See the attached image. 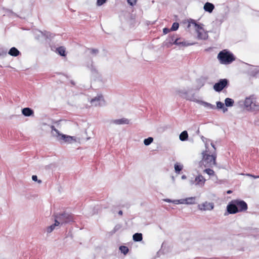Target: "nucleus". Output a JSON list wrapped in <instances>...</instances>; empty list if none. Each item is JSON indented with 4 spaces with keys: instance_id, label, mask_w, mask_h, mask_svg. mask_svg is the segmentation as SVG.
Wrapping results in <instances>:
<instances>
[{
    "instance_id": "obj_1",
    "label": "nucleus",
    "mask_w": 259,
    "mask_h": 259,
    "mask_svg": "<svg viewBox=\"0 0 259 259\" xmlns=\"http://www.w3.org/2000/svg\"><path fill=\"white\" fill-rule=\"evenodd\" d=\"M195 42H189L181 38H176L174 35L169 36L163 42L162 46L166 48H169L172 45H176L180 47H187L195 44Z\"/></svg>"
},
{
    "instance_id": "obj_2",
    "label": "nucleus",
    "mask_w": 259,
    "mask_h": 259,
    "mask_svg": "<svg viewBox=\"0 0 259 259\" xmlns=\"http://www.w3.org/2000/svg\"><path fill=\"white\" fill-rule=\"evenodd\" d=\"M217 58L222 64H230L235 59L233 54L227 50L221 51L218 55Z\"/></svg>"
},
{
    "instance_id": "obj_3",
    "label": "nucleus",
    "mask_w": 259,
    "mask_h": 259,
    "mask_svg": "<svg viewBox=\"0 0 259 259\" xmlns=\"http://www.w3.org/2000/svg\"><path fill=\"white\" fill-rule=\"evenodd\" d=\"M207 150H205L202 153L203 156L202 160L199 162V165H204L205 167H212L216 164V154H212L210 155L208 154Z\"/></svg>"
},
{
    "instance_id": "obj_4",
    "label": "nucleus",
    "mask_w": 259,
    "mask_h": 259,
    "mask_svg": "<svg viewBox=\"0 0 259 259\" xmlns=\"http://www.w3.org/2000/svg\"><path fill=\"white\" fill-rule=\"evenodd\" d=\"M244 105L248 111L259 110V104L256 102V98L253 95L246 97L244 102Z\"/></svg>"
},
{
    "instance_id": "obj_5",
    "label": "nucleus",
    "mask_w": 259,
    "mask_h": 259,
    "mask_svg": "<svg viewBox=\"0 0 259 259\" xmlns=\"http://www.w3.org/2000/svg\"><path fill=\"white\" fill-rule=\"evenodd\" d=\"M52 130L51 133L53 136L56 137L57 140L59 141H63L64 142L71 143L72 141H76L74 137L67 136L61 134L60 132L57 130L54 125L51 126Z\"/></svg>"
},
{
    "instance_id": "obj_6",
    "label": "nucleus",
    "mask_w": 259,
    "mask_h": 259,
    "mask_svg": "<svg viewBox=\"0 0 259 259\" xmlns=\"http://www.w3.org/2000/svg\"><path fill=\"white\" fill-rule=\"evenodd\" d=\"M55 220H58L59 225L70 223L74 221V217L71 214L67 212L57 214L55 215Z\"/></svg>"
},
{
    "instance_id": "obj_7",
    "label": "nucleus",
    "mask_w": 259,
    "mask_h": 259,
    "mask_svg": "<svg viewBox=\"0 0 259 259\" xmlns=\"http://www.w3.org/2000/svg\"><path fill=\"white\" fill-rule=\"evenodd\" d=\"M188 28L192 27L195 31L197 32H201L203 31V24L201 23H197L196 21L193 19H189L188 20Z\"/></svg>"
},
{
    "instance_id": "obj_8",
    "label": "nucleus",
    "mask_w": 259,
    "mask_h": 259,
    "mask_svg": "<svg viewBox=\"0 0 259 259\" xmlns=\"http://www.w3.org/2000/svg\"><path fill=\"white\" fill-rule=\"evenodd\" d=\"M177 93L181 97L186 99L187 100H189L193 102L196 101L194 95L191 96L189 95L188 94V90L185 89H179L177 91Z\"/></svg>"
},
{
    "instance_id": "obj_9",
    "label": "nucleus",
    "mask_w": 259,
    "mask_h": 259,
    "mask_svg": "<svg viewBox=\"0 0 259 259\" xmlns=\"http://www.w3.org/2000/svg\"><path fill=\"white\" fill-rule=\"evenodd\" d=\"M90 102L92 106L95 107L103 106L105 105V101L102 95H98L94 98L92 99Z\"/></svg>"
},
{
    "instance_id": "obj_10",
    "label": "nucleus",
    "mask_w": 259,
    "mask_h": 259,
    "mask_svg": "<svg viewBox=\"0 0 259 259\" xmlns=\"http://www.w3.org/2000/svg\"><path fill=\"white\" fill-rule=\"evenodd\" d=\"M228 84V80L227 79H221L219 82L215 83L213 85V89L218 92L222 91Z\"/></svg>"
},
{
    "instance_id": "obj_11",
    "label": "nucleus",
    "mask_w": 259,
    "mask_h": 259,
    "mask_svg": "<svg viewBox=\"0 0 259 259\" xmlns=\"http://www.w3.org/2000/svg\"><path fill=\"white\" fill-rule=\"evenodd\" d=\"M49 33H39L35 36L36 39L40 42H49L51 40V34L48 36Z\"/></svg>"
},
{
    "instance_id": "obj_12",
    "label": "nucleus",
    "mask_w": 259,
    "mask_h": 259,
    "mask_svg": "<svg viewBox=\"0 0 259 259\" xmlns=\"http://www.w3.org/2000/svg\"><path fill=\"white\" fill-rule=\"evenodd\" d=\"M236 202L238 212L245 211L247 209L246 203L243 200H234Z\"/></svg>"
},
{
    "instance_id": "obj_13",
    "label": "nucleus",
    "mask_w": 259,
    "mask_h": 259,
    "mask_svg": "<svg viewBox=\"0 0 259 259\" xmlns=\"http://www.w3.org/2000/svg\"><path fill=\"white\" fill-rule=\"evenodd\" d=\"M198 207L201 210H211L213 208L214 204L213 203L206 201L202 204H199Z\"/></svg>"
},
{
    "instance_id": "obj_14",
    "label": "nucleus",
    "mask_w": 259,
    "mask_h": 259,
    "mask_svg": "<svg viewBox=\"0 0 259 259\" xmlns=\"http://www.w3.org/2000/svg\"><path fill=\"white\" fill-rule=\"evenodd\" d=\"M227 209L229 213L234 214L238 212V209L235 200L231 201L227 205Z\"/></svg>"
},
{
    "instance_id": "obj_15",
    "label": "nucleus",
    "mask_w": 259,
    "mask_h": 259,
    "mask_svg": "<svg viewBox=\"0 0 259 259\" xmlns=\"http://www.w3.org/2000/svg\"><path fill=\"white\" fill-rule=\"evenodd\" d=\"M206 181L205 179L201 175H198L196 177L194 183L196 186L202 187L204 186Z\"/></svg>"
},
{
    "instance_id": "obj_16",
    "label": "nucleus",
    "mask_w": 259,
    "mask_h": 259,
    "mask_svg": "<svg viewBox=\"0 0 259 259\" xmlns=\"http://www.w3.org/2000/svg\"><path fill=\"white\" fill-rule=\"evenodd\" d=\"M195 101H194L195 102H196V103H198L201 104V105H202L203 106H204V107H205L207 109H214L215 108V106L211 104L210 103H207L205 101L198 100L196 99H195Z\"/></svg>"
},
{
    "instance_id": "obj_17",
    "label": "nucleus",
    "mask_w": 259,
    "mask_h": 259,
    "mask_svg": "<svg viewBox=\"0 0 259 259\" xmlns=\"http://www.w3.org/2000/svg\"><path fill=\"white\" fill-rule=\"evenodd\" d=\"M111 123L115 124H127L129 123V120L126 118H121L117 119H114L111 121Z\"/></svg>"
},
{
    "instance_id": "obj_18",
    "label": "nucleus",
    "mask_w": 259,
    "mask_h": 259,
    "mask_svg": "<svg viewBox=\"0 0 259 259\" xmlns=\"http://www.w3.org/2000/svg\"><path fill=\"white\" fill-rule=\"evenodd\" d=\"M248 71L250 75L255 76L257 74H259V66H250Z\"/></svg>"
},
{
    "instance_id": "obj_19",
    "label": "nucleus",
    "mask_w": 259,
    "mask_h": 259,
    "mask_svg": "<svg viewBox=\"0 0 259 259\" xmlns=\"http://www.w3.org/2000/svg\"><path fill=\"white\" fill-rule=\"evenodd\" d=\"M203 8L205 11L211 13L214 9V7L212 4L207 2L205 4Z\"/></svg>"
},
{
    "instance_id": "obj_20",
    "label": "nucleus",
    "mask_w": 259,
    "mask_h": 259,
    "mask_svg": "<svg viewBox=\"0 0 259 259\" xmlns=\"http://www.w3.org/2000/svg\"><path fill=\"white\" fill-rule=\"evenodd\" d=\"M22 114L25 116H30L33 114V111L30 108H24L22 110Z\"/></svg>"
},
{
    "instance_id": "obj_21",
    "label": "nucleus",
    "mask_w": 259,
    "mask_h": 259,
    "mask_svg": "<svg viewBox=\"0 0 259 259\" xmlns=\"http://www.w3.org/2000/svg\"><path fill=\"white\" fill-rule=\"evenodd\" d=\"M8 54L12 56L17 57L20 54V52L15 47H12L9 50Z\"/></svg>"
},
{
    "instance_id": "obj_22",
    "label": "nucleus",
    "mask_w": 259,
    "mask_h": 259,
    "mask_svg": "<svg viewBox=\"0 0 259 259\" xmlns=\"http://www.w3.org/2000/svg\"><path fill=\"white\" fill-rule=\"evenodd\" d=\"M217 108L218 109H222L223 113H225L228 111V109L225 107L224 104L220 101H218L216 103Z\"/></svg>"
},
{
    "instance_id": "obj_23",
    "label": "nucleus",
    "mask_w": 259,
    "mask_h": 259,
    "mask_svg": "<svg viewBox=\"0 0 259 259\" xmlns=\"http://www.w3.org/2000/svg\"><path fill=\"white\" fill-rule=\"evenodd\" d=\"M59 225V223L58 222V220H55V223L52 225L49 226L47 228V232L48 233H51L55 228L56 226Z\"/></svg>"
},
{
    "instance_id": "obj_24",
    "label": "nucleus",
    "mask_w": 259,
    "mask_h": 259,
    "mask_svg": "<svg viewBox=\"0 0 259 259\" xmlns=\"http://www.w3.org/2000/svg\"><path fill=\"white\" fill-rule=\"evenodd\" d=\"M188 138V134L186 131L182 132L179 136V139L181 141H185L187 140Z\"/></svg>"
},
{
    "instance_id": "obj_25",
    "label": "nucleus",
    "mask_w": 259,
    "mask_h": 259,
    "mask_svg": "<svg viewBox=\"0 0 259 259\" xmlns=\"http://www.w3.org/2000/svg\"><path fill=\"white\" fill-rule=\"evenodd\" d=\"M234 101L232 99L227 98L225 100V104L227 107H232L233 106Z\"/></svg>"
},
{
    "instance_id": "obj_26",
    "label": "nucleus",
    "mask_w": 259,
    "mask_h": 259,
    "mask_svg": "<svg viewBox=\"0 0 259 259\" xmlns=\"http://www.w3.org/2000/svg\"><path fill=\"white\" fill-rule=\"evenodd\" d=\"M186 201V204H195L196 197H190L185 198Z\"/></svg>"
},
{
    "instance_id": "obj_27",
    "label": "nucleus",
    "mask_w": 259,
    "mask_h": 259,
    "mask_svg": "<svg viewBox=\"0 0 259 259\" xmlns=\"http://www.w3.org/2000/svg\"><path fill=\"white\" fill-rule=\"evenodd\" d=\"M133 240L135 241H140L142 240V234L141 233H135L133 236Z\"/></svg>"
},
{
    "instance_id": "obj_28",
    "label": "nucleus",
    "mask_w": 259,
    "mask_h": 259,
    "mask_svg": "<svg viewBox=\"0 0 259 259\" xmlns=\"http://www.w3.org/2000/svg\"><path fill=\"white\" fill-rule=\"evenodd\" d=\"M197 38L198 39H206L208 38L207 33H197Z\"/></svg>"
},
{
    "instance_id": "obj_29",
    "label": "nucleus",
    "mask_w": 259,
    "mask_h": 259,
    "mask_svg": "<svg viewBox=\"0 0 259 259\" xmlns=\"http://www.w3.org/2000/svg\"><path fill=\"white\" fill-rule=\"evenodd\" d=\"M57 52L59 54H60L62 56H65V48L63 47H60L57 48Z\"/></svg>"
},
{
    "instance_id": "obj_30",
    "label": "nucleus",
    "mask_w": 259,
    "mask_h": 259,
    "mask_svg": "<svg viewBox=\"0 0 259 259\" xmlns=\"http://www.w3.org/2000/svg\"><path fill=\"white\" fill-rule=\"evenodd\" d=\"M183 166L182 165L176 163L175 164V170L176 173L179 174L180 171L183 169Z\"/></svg>"
},
{
    "instance_id": "obj_31",
    "label": "nucleus",
    "mask_w": 259,
    "mask_h": 259,
    "mask_svg": "<svg viewBox=\"0 0 259 259\" xmlns=\"http://www.w3.org/2000/svg\"><path fill=\"white\" fill-rule=\"evenodd\" d=\"M153 141V138L152 137H149L144 140V144L146 146H148L151 144Z\"/></svg>"
},
{
    "instance_id": "obj_32",
    "label": "nucleus",
    "mask_w": 259,
    "mask_h": 259,
    "mask_svg": "<svg viewBox=\"0 0 259 259\" xmlns=\"http://www.w3.org/2000/svg\"><path fill=\"white\" fill-rule=\"evenodd\" d=\"M119 250L124 254H126L128 252V248L125 246H121L119 247Z\"/></svg>"
},
{
    "instance_id": "obj_33",
    "label": "nucleus",
    "mask_w": 259,
    "mask_h": 259,
    "mask_svg": "<svg viewBox=\"0 0 259 259\" xmlns=\"http://www.w3.org/2000/svg\"><path fill=\"white\" fill-rule=\"evenodd\" d=\"M204 172L206 173L209 176H214V171L210 168H206L204 170Z\"/></svg>"
},
{
    "instance_id": "obj_34",
    "label": "nucleus",
    "mask_w": 259,
    "mask_h": 259,
    "mask_svg": "<svg viewBox=\"0 0 259 259\" xmlns=\"http://www.w3.org/2000/svg\"><path fill=\"white\" fill-rule=\"evenodd\" d=\"M179 27V24L177 22H175L172 24L171 27L170 28L171 31H176Z\"/></svg>"
},
{
    "instance_id": "obj_35",
    "label": "nucleus",
    "mask_w": 259,
    "mask_h": 259,
    "mask_svg": "<svg viewBox=\"0 0 259 259\" xmlns=\"http://www.w3.org/2000/svg\"><path fill=\"white\" fill-rule=\"evenodd\" d=\"M126 1L130 5L133 6L136 4L138 0H126Z\"/></svg>"
},
{
    "instance_id": "obj_36",
    "label": "nucleus",
    "mask_w": 259,
    "mask_h": 259,
    "mask_svg": "<svg viewBox=\"0 0 259 259\" xmlns=\"http://www.w3.org/2000/svg\"><path fill=\"white\" fill-rule=\"evenodd\" d=\"M106 0H97V5L101 6L106 2Z\"/></svg>"
},
{
    "instance_id": "obj_37",
    "label": "nucleus",
    "mask_w": 259,
    "mask_h": 259,
    "mask_svg": "<svg viewBox=\"0 0 259 259\" xmlns=\"http://www.w3.org/2000/svg\"><path fill=\"white\" fill-rule=\"evenodd\" d=\"M90 52L92 54L96 55L98 53V50L97 49H90Z\"/></svg>"
},
{
    "instance_id": "obj_38",
    "label": "nucleus",
    "mask_w": 259,
    "mask_h": 259,
    "mask_svg": "<svg viewBox=\"0 0 259 259\" xmlns=\"http://www.w3.org/2000/svg\"><path fill=\"white\" fill-rule=\"evenodd\" d=\"M201 139L204 143H206L207 141H210V139H207L203 136H201Z\"/></svg>"
},
{
    "instance_id": "obj_39",
    "label": "nucleus",
    "mask_w": 259,
    "mask_h": 259,
    "mask_svg": "<svg viewBox=\"0 0 259 259\" xmlns=\"http://www.w3.org/2000/svg\"><path fill=\"white\" fill-rule=\"evenodd\" d=\"M246 175L247 176H249V177H252L254 179L259 178V176H254V175H252L249 174H247Z\"/></svg>"
},
{
    "instance_id": "obj_40",
    "label": "nucleus",
    "mask_w": 259,
    "mask_h": 259,
    "mask_svg": "<svg viewBox=\"0 0 259 259\" xmlns=\"http://www.w3.org/2000/svg\"><path fill=\"white\" fill-rule=\"evenodd\" d=\"M179 204H186V201L185 200V198L179 199Z\"/></svg>"
},
{
    "instance_id": "obj_41",
    "label": "nucleus",
    "mask_w": 259,
    "mask_h": 259,
    "mask_svg": "<svg viewBox=\"0 0 259 259\" xmlns=\"http://www.w3.org/2000/svg\"><path fill=\"white\" fill-rule=\"evenodd\" d=\"M170 30V29H168L167 28H164L163 29V32H169Z\"/></svg>"
},
{
    "instance_id": "obj_42",
    "label": "nucleus",
    "mask_w": 259,
    "mask_h": 259,
    "mask_svg": "<svg viewBox=\"0 0 259 259\" xmlns=\"http://www.w3.org/2000/svg\"><path fill=\"white\" fill-rule=\"evenodd\" d=\"M163 201L168 203H172V200L168 198L163 199Z\"/></svg>"
},
{
    "instance_id": "obj_43",
    "label": "nucleus",
    "mask_w": 259,
    "mask_h": 259,
    "mask_svg": "<svg viewBox=\"0 0 259 259\" xmlns=\"http://www.w3.org/2000/svg\"><path fill=\"white\" fill-rule=\"evenodd\" d=\"M210 141H207V142L206 143H204V144H205V148H206V150H207V149H208V145H209V143L210 142Z\"/></svg>"
},
{
    "instance_id": "obj_44",
    "label": "nucleus",
    "mask_w": 259,
    "mask_h": 259,
    "mask_svg": "<svg viewBox=\"0 0 259 259\" xmlns=\"http://www.w3.org/2000/svg\"><path fill=\"white\" fill-rule=\"evenodd\" d=\"M32 179L34 181H37V177L35 175H33L32 177Z\"/></svg>"
},
{
    "instance_id": "obj_45",
    "label": "nucleus",
    "mask_w": 259,
    "mask_h": 259,
    "mask_svg": "<svg viewBox=\"0 0 259 259\" xmlns=\"http://www.w3.org/2000/svg\"><path fill=\"white\" fill-rule=\"evenodd\" d=\"M172 203L175 204H179V199H176V200H173Z\"/></svg>"
},
{
    "instance_id": "obj_46",
    "label": "nucleus",
    "mask_w": 259,
    "mask_h": 259,
    "mask_svg": "<svg viewBox=\"0 0 259 259\" xmlns=\"http://www.w3.org/2000/svg\"><path fill=\"white\" fill-rule=\"evenodd\" d=\"M210 145L212 147V148H213L214 150L215 151V146L213 144V143L212 142H211L210 143Z\"/></svg>"
},
{
    "instance_id": "obj_47",
    "label": "nucleus",
    "mask_w": 259,
    "mask_h": 259,
    "mask_svg": "<svg viewBox=\"0 0 259 259\" xmlns=\"http://www.w3.org/2000/svg\"><path fill=\"white\" fill-rule=\"evenodd\" d=\"M118 214L120 215H122V210H119L118 212Z\"/></svg>"
},
{
    "instance_id": "obj_48",
    "label": "nucleus",
    "mask_w": 259,
    "mask_h": 259,
    "mask_svg": "<svg viewBox=\"0 0 259 259\" xmlns=\"http://www.w3.org/2000/svg\"><path fill=\"white\" fill-rule=\"evenodd\" d=\"M186 178H187V177H186L185 175H183V176H182V179H183V180H185V179H186Z\"/></svg>"
},
{
    "instance_id": "obj_49",
    "label": "nucleus",
    "mask_w": 259,
    "mask_h": 259,
    "mask_svg": "<svg viewBox=\"0 0 259 259\" xmlns=\"http://www.w3.org/2000/svg\"><path fill=\"white\" fill-rule=\"evenodd\" d=\"M227 194H231L232 193V191L231 190H228L227 192Z\"/></svg>"
},
{
    "instance_id": "obj_50",
    "label": "nucleus",
    "mask_w": 259,
    "mask_h": 259,
    "mask_svg": "<svg viewBox=\"0 0 259 259\" xmlns=\"http://www.w3.org/2000/svg\"><path fill=\"white\" fill-rule=\"evenodd\" d=\"M126 208H128L130 207V205L128 204H126Z\"/></svg>"
},
{
    "instance_id": "obj_51",
    "label": "nucleus",
    "mask_w": 259,
    "mask_h": 259,
    "mask_svg": "<svg viewBox=\"0 0 259 259\" xmlns=\"http://www.w3.org/2000/svg\"><path fill=\"white\" fill-rule=\"evenodd\" d=\"M92 71L93 72V71H95V72H96V69H94V68L92 69Z\"/></svg>"
}]
</instances>
